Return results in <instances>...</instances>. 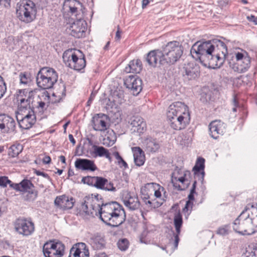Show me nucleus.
I'll return each mask as SVG.
<instances>
[{
  "label": "nucleus",
  "mask_w": 257,
  "mask_h": 257,
  "mask_svg": "<svg viewBox=\"0 0 257 257\" xmlns=\"http://www.w3.org/2000/svg\"><path fill=\"white\" fill-rule=\"evenodd\" d=\"M77 209L80 215L91 217L99 216L104 223L112 227L119 226L126 219L125 212L121 205L116 202L104 204L101 196L98 194L86 196L78 206Z\"/></svg>",
  "instance_id": "nucleus-1"
},
{
  "label": "nucleus",
  "mask_w": 257,
  "mask_h": 257,
  "mask_svg": "<svg viewBox=\"0 0 257 257\" xmlns=\"http://www.w3.org/2000/svg\"><path fill=\"white\" fill-rule=\"evenodd\" d=\"M167 116L170 126L177 131L184 129L189 123L190 120L187 106L179 101L169 106Z\"/></svg>",
  "instance_id": "nucleus-2"
},
{
  "label": "nucleus",
  "mask_w": 257,
  "mask_h": 257,
  "mask_svg": "<svg viewBox=\"0 0 257 257\" xmlns=\"http://www.w3.org/2000/svg\"><path fill=\"white\" fill-rule=\"evenodd\" d=\"M251 206V204H247L245 210L243 211L233 222L232 227L236 232L242 235H250L255 232L257 224Z\"/></svg>",
  "instance_id": "nucleus-3"
},
{
  "label": "nucleus",
  "mask_w": 257,
  "mask_h": 257,
  "mask_svg": "<svg viewBox=\"0 0 257 257\" xmlns=\"http://www.w3.org/2000/svg\"><path fill=\"white\" fill-rule=\"evenodd\" d=\"M213 47L211 41L197 42L192 46L190 52L192 55H196V57L203 66L211 68V65H213L211 60V50Z\"/></svg>",
  "instance_id": "nucleus-4"
},
{
  "label": "nucleus",
  "mask_w": 257,
  "mask_h": 257,
  "mask_svg": "<svg viewBox=\"0 0 257 257\" xmlns=\"http://www.w3.org/2000/svg\"><path fill=\"white\" fill-rule=\"evenodd\" d=\"M58 74L52 68L44 67L40 69L36 77V82L39 87L42 89L52 88L57 81Z\"/></svg>",
  "instance_id": "nucleus-5"
},
{
  "label": "nucleus",
  "mask_w": 257,
  "mask_h": 257,
  "mask_svg": "<svg viewBox=\"0 0 257 257\" xmlns=\"http://www.w3.org/2000/svg\"><path fill=\"white\" fill-rule=\"evenodd\" d=\"M65 64L71 69L79 71L86 66L84 54L79 50L65 51L63 55Z\"/></svg>",
  "instance_id": "nucleus-6"
},
{
  "label": "nucleus",
  "mask_w": 257,
  "mask_h": 257,
  "mask_svg": "<svg viewBox=\"0 0 257 257\" xmlns=\"http://www.w3.org/2000/svg\"><path fill=\"white\" fill-rule=\"evenodd\" d=\"M183 47L177 41L168 42L163 48L164 59L161 61L173 64L176 62L183 54Z\"/></svg>",
  "instance_id": "nucleus-7"
},
{
  "label": "nucleus",
  "mask_w": 257,
  "mask_h": 257,
  "mask_svg": "<svg viewBox=\"0 0 257 257\" xmlns=\"http://www.w3.org/2000/svg\"><path fill=\"white\" fill-rule=\"evenodd\" d=\"M213 47L211 50V60L213 65H211V68L215 69L220 67L223 64L226 54L227 53V47L224 42L219 40L211 41Z\"/></svg>",
  "instance_id": "nucleus-8"
},
{
  "label": "nucleus",
  "mask_w": 257,
  "mask_h": 257,
  "mask_svg": "<svg viewBox=\"0 0 257 257\" xmlns=\"http://www.w3.org/2000/svg\"><path fill=\"white\" fill-rule=\"evenodd\" d=\"M35 94V91L26 89H20L17 92L16 99L18 103L17 113H21L32 110Z\"/></svg>",
  "instance_id": "nucleus-9"
},
{
  "label": "nucleus",
  "mask_w": 257,
  "mask_h": 257,
  "mask_svg": "<svg viewBox=\"0 0 257 257\" xmlns=\"http://www.w3.org/2000/svg\"><path fill=\"white\" fill-rule=\"evenodd\" d=\"M250 60L245 51L235 52L232 57V61L229 62V66L238 73L246 71L249 67Z\"/></svg>",
  "instance_id": "nucleus-10"
},
{
  "label": "nucleus",
  "mask_w": 257,
  "mask_h": 257,
  "mask_svg": "<svg viewBox=\"0 0 257 257\" xmlns=\"http://www.w3.org/2000/svg\"><path fill=\"white\" fill-rule=\"evenodd\" d=\"M17 16L19 19L26 23L33 21L37 14V9L33 1H26L23 6H20L17 10Z\"/></svg>",
  "instance_id": "nucleus-11"
},
{
  "label": "nucleus",
  "mask_w": 257,
  "mask_h": 257,
  "mask_svg": "<svg viewBox=\"0 0 257 257\" xmlns=\"http://www.w3.org/2000/svg\"><path fill=\"white\" fill-rule=\"evenodd\" d=\"M64 251L65 245L59 241L49 240L45 242L43 246L45 257H62Z\"/></svg>",
  "instance_id": "nucleus-12"
},
{
  "label": "nucleus",
  "mask_w": 257,
  "mask_h": 257,
  "mask_svg": "<svg viewBox=\"0 0 257 257\" xmlns=\"http://www.w3.org/2000/svg\"><path fill=\"white\" fill-rule=\"evenodd\" d=\"M11 187L17 191L28 193L26 200L34 201L38 196V191L34 189V185L29 180L24 179L19 183L11 185Z\"/></svg>",
  "instance_id": "nucleus-13"
},
{
  "label": "nucleus",
  "mask_w": 257,
  "mask_h": 257,
  "mask_svg": "<svg viewBox=\"0 0 257 257\" xmlns=\"http://www.w3.org/2000/svg\"><path fill=\"white\" fill-rule=\"evenodd\" d=\"M15 228L20 234L27 236L34 232L35 225L30 220L25 218H19L15 221Z\"/></svg>",
  "instance_id": "nucleus-14"
},
{
  "label": "nucleus",
  "mask_w": 257,
  "mask_h": 257,
  "mask_svg": "<svg viewBox=\"0 0 257 257\" xmlns=\"http://www.w3.org/2000/svg\"><path fill=\"white\" fill-rule=\"evenodd\" d=\"M33 110L26 112L17 113L16 118L19 126L23 129H29L35 123L36 116Z\"/></svg>",
  "instance_id": "nucleus-15"
},
{
  "label": "nucleus",
  "mask_w": 257,
  "mask_h": 257,
  "mask_svg": "<svg viewBox=\"0 0 257 257\" xmlns=\"http://www.w3.org/2000/svg\"><path fill=\"white\" fill-rule=\"evenodd\" d=\"M78 14L75 15L77 20L72 24L70 29L71 35L77 38L82 37L86 30V23L81 19V17L78 16Z\"/></svg>",
  "instance_id": "nucleus-16"
},
{
  "label": "nucleus",
  "mask_w": 257,
  "mask_h": 257,
  "mask_svg": "<svg viewBox=\"0 0 257 257\" xmlns=\"http://www.w3.org/2000/svg\"><path fill=\"white\" fill-rule=\"evenodd\" d=\"M179 174V171L175 172L172 175V183L175 188H177L179 190H184L185 188H187L190 184V181L188 178L190 177L191 174L190 172L186 171L183 175V176L178 177L177 174Z\"/></svg>",
  "instance_id": "nucleus-17"
},
{
  "label": "nucleus",
  "mask_w": 257,
  "mask_h": 257,
  "mask_svg": "<svg viewBox=\"0 0 257 257\" xmlns=\"http://www.w3.org/2000/svg\"><path fill=\"white\" fill-rule=\"evenodd\" d=\"M121 199L125 206L130 210H135L140 208V202L138 196L130 192H123Z\"/></svg>",
  "instance_id": "nucleus-18"
},
{
  "label": "nucleus",
  "mask_w": 257,
  "mask_h": 257,
  "mask_svg": "<svg viewBox=\"0 0 257 257\" xmlns=\"http://www.w3.org/2000/svg\"><path fill=\"white\" fill-rule=\"evenodd\" d=\"M16 123L13 117L5 114H0V130L3 133L14 132L16 129Z\"/></svg>",
  "instance_id": "nucleus-19"
},
{
  "label": "nucleus",
  "mask_w": 257,
  "mask_h": 257,
  "mask_svg": "<svg viewBox=\"0 0 257 257\" xmlns=\"http://www.w3.org/2000/svg\"><path fill=\"white\" fill-rule=\"evenodd\" d=\"M126 87L130 89L134 95H137L142 89V81L134 76H130L124 81Z\"/></svg>",
  "instance_id": "nucleus-20"
},
{
  "label": "nucleus",
  "mask_w": 257,
  "mask_h": 257,
  "mask_svg": "<svg viewBox=\"0 0 257 257\" xmlns=\"http://www.w3.org/2000/svg\"><path fill=\"white\" fill-rule=\"evenodd\" d=\"M89 250L83 242L74 244L70 250L69 257H89Z\"/></svg>",
  "instance_id": "nucleus-21"
},
{
  "label": "nucleus",
  "mask_w": 257,
  "mask_h": 257,
  "mask_svg": "<svg viewBox=\"0 0 257 257\" xmlns=\"http://www.w3.org/2000/svg\"><path fill=\"white\" fill-rule=\"evenodd\" d=\"M74 203V201L72 197H69L65 195L57 196L54 201L55 205L62 210L71 209Z\"/></svg>",
  "instance_id": "nucleus-22"
},
{
  "label": "nucleus",
  "mask_w": 257,
  "mask_h": 257,
  "mask_svg": "<svg viewBox=\"0 0 257 257\" xmlns=\"http://www.w3.org/2000/svg\"><path fill=\"white\" fill-rule=\"evenodd\" d=\"M210 136L214 139H217L220 135H222L225 131L224 123L220 120L211 121L209 125Z\"/></svg>",
  "instance_id": "nucleus-23"
},
{
  "label": "nucleus",
  "mask_w": 257,
  "mask_h": 257,
  "mask_svg": "<svg viewBox=\"0 0 257 257\" xmlns=\"http://www.w3.org/2000/svg\"><path fill=\"white\" fill-rule=\"evenodd\" d=\"M75 167L78 170L93 172L97 169L94 161L87 159H77L75 162Z\"/></svg>",
  "instance_id": "nucleus-24"
},
{
  "label": "nucleus",
  "mask_w": 257,
  "mask_h": 257,
  "mask_svg": "<svg viewBox=\"0 0 257 257\" xmlns=\"http://www.w3.org/2000/svg\"><path fill=\"white\" fill-rule=\"evenodd\" d=\"M164 59L162 51L160 50H154L150 51L147 55L146 60L148 64L153 67H156L158 63L165 64V62L161 61Z\"/></svg>",
  "instance_id": "nucleus-25"
},
{
  "label": "nucleus",
  "mask_w": 257,
  "mask_h": 257,
  "mask_svg": "<svg viewBox=\"0 0 257 257\" xmlns=\"http://www.w3.org/2000/svg\"><path fill=\"white\" fill-rule=\"evenodd\" d=\"M204 162V159L199 158L198 159L195 165L193 168L195 178L197 179L201 183H203L205 175V172L204 171L205 167Z\"/></svg>",
  "instance_id": "nucleus-26"
},
{
  "label": "nucleus",
  "mask_w": 257,
  "mask_h": 257,
  "mask_svg": "<svg viewBox=\"0 0 257 257\" xmlns=\"http://www.w3.org/2000/svg\"><path fill=\"white\" fill-rule=\"evenodd\" d=\"M104 115L97 114L92 120L93 128L96 131L104 132L107 129V124L104 117Z\"/></svg>",
  "instance_id": "nucleus-27"
},
{
  "label": "nucleus",
  "mask_w": 257,
  "mask_h": 257,
  "mask_svg": "<svg viewBox=\"0 0 257 257\" xmlns=\"http://www.w3.org/2000/svg\"><path fill=\"white\" fill-rule=\"evenodd\" d=\"M130 124L134 132L143 133L146 128V124L144 119L140 116H133L130 119Z\"/></svg>",
  "instance_id": "nucleus-28"
},
{
  "label": "nucleus",
  "mask_w": 257,
  "mask_h": 257,
  "mask_svg": "<svg viewBox=\"0 0 257 257\" xmlns=\"http://www.w3.org/2000/svg\"><path fill=\"white\" fill-rule=\"evenodd\" d=\"M96 179L94 186L95 188L108 191H116V188L114 187L113 184L108 181L106 179L102 177L97 176Z\"/></svg>",
  "instance_id": "nucleus-29"
},
{
  "label": "nucleus",
  "mask_w": 257,
  "mask_h": 257,
  "mask_svg": "<svg viewBox=\"0 0 257 257\" xmlns=\"http://www.w3.org/2000/svg\"><path fill=\"white\" fill-rule=\"evenodd\" d=\"M184 77H186L188 80L195 79L199 75V67L194 66L193 63H189L184 67Z\"/></svg>",
  "instance_id": "nucleus-30"
},
{
  "label": "nucleus",
  "mask_w": 257,
  "mask_h": 257,
  "mask_svg": "<svg viewBox=\"0 0 257 257\" xmlns=\"http://www.w3.org/2000/svg\"><path fill=\"white\" fill-rule=\"evenodd\" d=\"M174 222L176 231V234L174 235L175 240L174 245L175 248H176L178 245L179 241V235L180 233L181 227L183 223L182 215L180 213H178L175 214Z\"/></svg>",
  "instance_id": "nucleus-31"
},
{
  "label": "nucleus",
  "mask_w": 257,
  "mask_h": 257,
  "mask_svg": "<svg viewBox=\"0 0 257 257\" xmlns=\"http://www.w3.org/2000/svg\"><path fill=\"white\" fill-rule=\"evenodd\" d=\"M132 151L134 154V162L138 166H142L145 160L144 153L143 150L138 147L132 148Z\"/></svg>",
  "instance_id": "nucleus-32"
},
{
  "label": "nucleus",
  "mask_w": 257,
  "mask_h": 257,
  "mask_svg": "<svg viewBox=\"0 0 257 257\" xmlns=\"http://www.w3.org/2000/svg\"><path fill=\"white\" fill-rule=\"evenodd\" d=\"M142 69V62L140 60H133L125 67L124 71L126 73H139Z\"/></svg>",
  "instance_id": "nucleus-33"
},
{
  "label": "nucleus",
  "mask_w": 257,
  "mask_h": 257,
  "mask_svg": "<svg viewBox=\"0 0 257 257\" xmlns=\"http://www.w3.org/2000/svg\"><path fill=\"white\" fill-rule=\"evenodd\" d=\"M89 243L95 250L103 249L105 245V241L103 237L98 235L91 237L89 240Z\"/></svg>",
  "instance_id": "nucleus-34"
},
{
  "label": "nucleus",
  "mask_w": 257,
  "mask_h": 257,
  "mask_svg": "<svg viewBox=\"0 0 257 257\" xmlns=\"http://www.w3.org/2000/svg\"><path fill=\"white\" fill-rule=\"evenodd\" d=\"M144 144L146 150L151 153L156 152L160 147L159 142L152 138L147 139L144 142Z\"/></svg>",
  "instance_id": "nucleus-35"
},
{
  "label": "nucleus",
  "mask_w": 257,
  "mask_h": 257,
  "mask_svg": "<svg viewBox=\"0 0 257 257\" xmlns=\"http://www.w3.org/2000/svg\"><path fill=\"white\" fill-rule=\"evenodd\" d=\"M93 149V154L95 157H105L106 158L111 160L110 154L106 149L102 146H98L95 145L92 146Z\"/></svg>",
  "instance_id": "nucleus-36"
},
{
  "label": "nucleus",
  "mask_w": 257,
  "mask_h": 257,
  "mask_svg": "<svg viewBox=\"0 0 257 257\" xmlns=\"http://www.w3.org/2000/svg\"><path fill=\"white\" fill-rule=\"evenodd\" d=\"M116 137L115 133L112 130L107 131L106 134L103 139V145L106 146H111L115 142Z\"/></svg>",
  "instance_id": "nucleus-37"
},
{
  "label": "nucleus",
  "mask_w": 257,
  "mask_h": 257,
  "mask_svg": "<svg viewBox=\"0 0 257 257\" xmlns=\"http://www.w3.org/2000/svg\"><path fill=\"white\" fill-rule=\"evenodd\" d=\"M109 96L110 100L117 103L118 105L121 104L123 102L124 95L123 92L121 90H114Z\"/></svg>",
  "instance_id": "nucleus-38"
},
{
  "label": "nucleus",
  "mask_w": 257,
  "mask_h": 257,
  "mask_svg": "<svg viewBox=\"0 0 257 257\" xmlns=\"http://www.w3.org/2000/svg\"><path fill=\"white\" fill-rule=\"evenodd\" d=\"M46 104L42 101H37L34 99V103L32 105V109L35 112V114L39 113L42 114L45 109Z\"/></svg>",
  "instance_id": "nucleus-39"
},
{
  "label": "nucleus",
  "mask_w": 257,
  "mask_h": 257,
  "mask_svg": "<svg viewBox=\"0 0 257 257\" xmlns=\"http://www.w3.org/2000/svg\"><path fill=\"white\" fill-rule=\"evenodd\" d=\"M23 149V147L21 144H14L9 149V155L13 158L16 157L21 153Z\"/></svg>",
  "instance_id": "nucleus-40"
},
{
  "label": "nucleus",
  "mask_w": 257,
  "mask_h": 257,
  "mask_svg": "<svg viewBox=\"0 0 257 257\" xmlns=\"http://www.w3.org/2000/svg\"><path fill=\"white\" fill-rule=\"evenodd\" d=\"M242 257H257V244H251L245 249Z\"/></svg>",
  "instance_id": "nucleus-41"
},
{
  "label": "nucleus",
  "mask_w": 257,
  "mask_h": 257,
  "mask_svg": "<svg viewBox=\"0 0 257 257\" xmlns=\"http://www.w3.org/2000/svg\"><path fill=\"white\" fill-rule=\"evenodd\" d=\"M145 191V189H141L142 196L141 198L144 201V202L149 207H154L155 208L156 206L154 205V201H151L150 200V197L148 195V193H145L144 191Z\"/></svg>",
  "instance_id": "nucleus-42"
},
{
  "label": "nucleus",
  "mask_w": 257,
  "mask_h": 257,
  "mask_svg": "<svg viewBox=\"0 0 257 257\" xmlns=\"http://www.w3.org/2000/svg\"><path fill=\"white\" fill-rule=\"evenodd\" d=\"M20 83L21 84H27L31 82L30 74L28 72H21L19 74Z\"/></svg>",
  "instance_id": "nucleus-43"
},
{
  "label": "nucleus",
  "mask_w": 257,
  "mask_h": 257,
  "mask_svg": "<svg viewBox=\"0 0 257 257\" xmlns=\"http://www.w3.org/2000/svg\"><path fill=\"white\" fill-rule=\"evenodd\" d=\"M117 244L120 250L124 251L126 250L128 247L129 241L126 238H122L118 241Z\"/></svg>",
  "instance_id": "nucleus-44"
},
{
  "label": "nucleus",
  "mask_w": 257,
  "mask_h": 257,
  "mask_svg": "<svg viewBox=\"0 0 257 257\" xmlns=\"http://www.w3.org/2000/svg\"><path fill=\"white\" fill-rule=\"evenodd\" d=\"M97 178V176H87L83 177L82 179V182L84 184H87L88 185L95 186L96 179Z\"/></svg>",
  "instance_id": "nucleus-45"
},
{
  "label": "nucleus",
  "mask_w": 257,
  "mask_h": 257,
  "mask_svg": "<svg viewBox=\"0 0 257 257\" xmlns=\"http://www.w3.org/2000/svg\"><path fill=\"white\" fill-rule=\"evenodd\" d=\"M148 186L152 185L154 187V195L156 198H160L161 196V192L163 191L164 188L160 185L156 183L148 184Z\"/></svg>",
  "instance_id": "nucleus-46"
},
{
  "label": "nucleus",
  "mask_w": 257,
  "mask_h": 257,
  "mask_svg": "<svg viewBox=\"0 0 257 257\" xmlns=\"http://www.w3.org/2000/svg\"><path fill=\"white\" fill-rule=\"evenodd\" d=\"M107 102L106 103V109L108 110H110L114 108H116L118 106V104L117 103H115L114 101H113L110 100V97L109 96L108 99L106 100Z\"/></svg>",
  "instance_id": "nucleus-47"
},
{
  "label": "nucleus",
  "mask_w": 257,
  "mask_h": 257,
  "mask_svg": "<svg viewBox=\"0 0 257 257\" xmlns=\"http://www.w3.org/2000/svg\"><path fill=\"white\" fill-rule=\"evenodd\" d=\"M14 184V183H12V181L10 180L7 177H0V186L5 187L7 186V184H9L10 187H11V185Z\"/></svg>",
  "instance_id": "nucleus-48"
},
{
  "label": "nucleus",
  "mask_w": 257,
  "mask_h": 257,
  "mask_svg": "<svg viewBox=\"0 0 257 257\" xmlns=\"http://www.w3.org/2000/svg\"><path fill=\"white\" fill-rule=\"evenodd\" d=\"M230 227L228 225H224L218 228L217 233L222 235H225L228 233Z\"/></svg>",
  "instance_id": "nucleus-49"
},
{
  "label": "nucleus",
  "mask_w": 257,
  "mask_h": 257,
  "mask_svg": "<svg viewBox=\"0 0 257 257\" xmlns=\"http://www.w3.org/2000/svg\"><path fill=\"white\" fill-rule=\"evenodd\" d=\"M78 7L75 5L74 6H69L70 12L72 16H74L75 17V15L78 14V15H79L78 16H81L82 17V15L80 13H78Z\"/></svg>",
  "instance_id": "nucleus-50"
},
{
  "label": "nucleus",
  "mask_w": 257,
  "mask_h": 257,
  "mask_svg": "<svg viewBox=\"0 0 257 257\" xmlns=\"http://www.w3.org/2000/svg\"><path fill=\"white\" fill-rule=\"evenodd\" d=\"M232 104L233 106V107L232 108V111L234 112H236V108L238 106V103L237 100L235 96L233 97V100L232 101Z\"/></svg>",
  "instance_id": "nucleus-51"
},
{
  "label": "nucleus",
  "mask_w": 257,
  "mask_h": 257,
  "mask_svg": "<svg viewBox=\"0 0 257 257\" xmlns=\"http://www.w3.org/2000/svg\"><path fill=\"white\" fill-rule=\"evenodd\" d=\"M34 172L37 176H42L44 178L49 179V175L44 172L37 170H35Z\"/></svg>",
  "instance_id": "nucleus-52"
},
{
  "label": "nucleus",
  "mask_w": 257,
  "mask_h": 257,
  "mask_svg": "<svg viewBox=\"0 0 257 257\" xmlns=\"http://www.w3.org/2000/svg\"><path fill=\"white\" fill-rule=\"evenodd\" d=\"M247 19L250 22H252L255 25H257V18L253 15L247 16Z\"/></svg>",
  "instance_id": "nucleus-53"
},
{
  "label": "nucleus",
  "mask_w": 257,
  "mask_h": 257,
  "mask_svg": "<svg viewBox=\"0 0 257 257\" xmlns=\"http://www.w3.org/2000/svg\"><path fill=\"white\" fill-rule=\"evenodd\" d=\"M121 32L120 31V28L119 27V26H117V30L116 32V34H115V39L116 40V41H119L121 38Z\"/></svg>",
  "instance_id": "nucleus-54"
},
{
  "label": "nucleus",
  "mask_w": 257,
  "mask_h": 257,
  "mask_svg": "<svg viewBox=\"0 0 257 257\" xmlns=\"http://www.w3.org/2000/svg\"><path fill=\"white\" fill-rule=\"evenodd\" d=\"M193 205V203L190 200H188L185 204V206L184 209H186L187 210H188L189 208H192Z\"/></svg>",
  "instance_id": "nucleus-55"
},
{
  "label": "nucleus",
  "mask_w": 257,
  "mask_h": 257,
  "mask_svg": "<svg viewBox=\"0 0 257 257\" xmlns=\"http://www.w3.org/2000/svg\"><path fill=\"white\" fill-rule=\"evenodd\" d=\"M51 160V158L49 156H45L43 159V163L45 164H48L50 163Z\"/></svg>",
  "instance_id": "nucleus-56"
},
{
  "label": "nucleus",
  "mask_w": 257,
  "mask_h": 257,
  "mask_svg": "<svg viewBox=\"0 0 257 257\" xmlns=\"http://www.w3.org/2000/svg\"><path fill=\"white\" fill-rule=\"evenodd\" d=\"M196 184H197V182L195 180L194 181V182L193 183V185H192V188L191 189L190 193H192L193 194H194V193H195Z\"/></svg>",
  "instance_id": "nucleus-57"
},
{
  "label": "nucleus",
  "mask_w": 257,
  "mask_h": 257,
  "mask_svg": "<svg viewBox=\"0 0 257 257\" xmlns=\"http://www.w3.org/2000/svg\"><path fill=\"white\" fill-rule=\"evenodd\" d=\"M60 87L61 88V91L60 92V93L62 94V95L65 96V84L62 83L60 85Z\"/></svg>",
  "instance_id": "nucleus-58"
},
{
  "label": "nucleus",
  "mask_w": 257,
  "mask_h": 257,
  "mask_svg": "<svg viewBox=\"0 0 257 257\" xmlns=\"http://www.w3.org/2000/svg\"><path fill=\"white\" fill-rule=\"evenodd\" d=\"M93 257H108L107 255L104 252H100L96 253Z\"/></svg>",
  "instance_id": "nucleus-59"
},
{
  "label": "nucleus",
  "mask_w": 257,
  "mask_h": 257,
  "mask_svg": "<svg viewBox=\"0 0 257 257\" xmlns=\"http://www.w3.org/2000/svg\"><path fill=\"white\" fill-rule=\"evenodd\" d=\"M68 138L71 143L73 144V145H74L76 143L75 140L73 138V136L71 134H69L68 136Z\"/></svg>",
  "instance_id": "nucleus-60"
},
{
  "label": "nucleus",
  "mask_w": 257,
  "mask_h": 257,
  "mask_svg": "<svg viewBox=\"0 0 257 257\" xmlns=\"http://www.w3.org/2000/svg\"><path fill=\"white\" fill-rule=\"evenodd\" d=\"M120 165H122V166H123L124 168H128L127 163L123 160V159L120 160Z\"/></svg>",
  "instance_id": "nucleus-61"
},
{
  "label": "nucleus",
  "mask_w": 257,
  "mask_h": 257,
  "mask_svg": "<svg viewBox=\"0 0 257 257\" xmlns=\"http://www.w3.org/2000/svg\"><path fill=\"white\" fill-rule=\"evenodd\" d=\"M150 1H142V8L144 9L149 4Z\"/></svg>",
  "instance_id": "nucleus-62"
},
{
  "label": "nucleus",
  "mask_w": 257,
  "mask_h": 257,
  "mask_svg": "<svg viewBox=\"0 0 257 257\" xmlns=\"http://www.w3.org/2000/svg\"><path fill=\"white\" fill-rule=\"evenodd\" d=\"M59 158L60 160L62 162V163L64 164L66 163L65 157L64 156L61 155Z\"/></svg>",
  "instance_id": "nucleus-63"
},
{
  "label": "nucleus",
  "mask_w": 257,
  "mask_h": 257,
  "mask_svg": "<svg viewBox=\"0 0 257 257\" xmlns=\"http://www.w3.org/2000/svg\"><path fill=\"white\" fill-rule=\"evenodd\" d=\"M188 198L189 199V200L192 201L194 200V194L192 193H189Z\"/></svg>",
  "instance_id": "nucleus-64"
}]
</instances>
